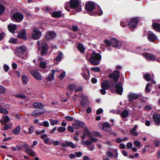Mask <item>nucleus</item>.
<instances>
[{"mask_svg": "<svg viewBox=\"0 0 160 160\" xmlns=\"http://www.w3.org/2000/svg\"><path fill=\"white\" fill-rule=\"evenodd\" d=\"M15 97L16 98H20L21 99H25L26 98V96L23 94H17L15 95Z\"/></svg>", "mask_w": 160, "mask_h": 160, "instance_id": "obj_46", "label": "nucleus"}, {"mask_svg": "<svg viewBox=\"0 0 160 160\" xmlns=\"http://www.w3.org/2000/svg\"><path fill=\"white\" fill-rule=\"evenodd\" d=\"M5 10V8L4 6L0 3V16L3 13Z\"/></svg>", "mask_w": 160, "mask_h": 160, "instance_id": "obj_41", "label": "nucleus"}, {"mask_svg": "<svg viewBox=\"0 0 160 160\" xmlns=\"http://www.w3.org/2000/svg\"><path fill=\"white\" fill-rule=\"evenodd\" d=\"M152 27L156 31L160 32V24L158 23H153Z\"/></svg>", "mask_w": 160, "mask_h": 160, "instance_id": "obj_24", "label": "nucleus"}, {"mask_svg": "<svg viewBox=\"0 0 160 160\" xmlns=\"http://www.w3.org/2000/svg\"><path fill=\"white\" fill-rule=\"evenodd\" d=\"M115 83L114 87L116 92L117 94L120 95H122L123 92V88L121 82H118V83Z\"/></svg>", "mask_w": 160, "mask_h": 160, "instance_id": "obj_10", "label": "nucleus"}, {"mask_svg": "<svg viewBox=\"0 0 160 160\" xmlns=\"http://www.w3.org/2000/svg\"><path fill=\"white\" fill-rule=\"evenodd\" d=\"M67 5H69V8L73 9H75V11L79 12L81 11V7H78L79 2L78 0H70L69 2H67Z\"/></svg>", "mask_w": 160, "mask_h": 160, "instance_id": "obj_3", "label": "nucleus"}, {"mask_svg": "<svg viewBox=\"0 0 160 160\" xmlns=\"http://www.w3.org/2000/svg\"><path fill=\"white\" fill-rule=\"evenodd\" d=\"M6 91L5 88L1 85H0V93L2 94L4 93Z\"/></svg>", "mask_w": 160, "mask_h": 160, "instance_id": "obj_49", "label": "nucleus"}, {"mask_svg": "<svg viewBox=\"0 0 160 160\" xmlns=\"http://www.w3.org/2000/svg\"><path fill=\"white\" fill-rule=\"evenodd\" d=\"M21 129V126L19 125L15 129L12 130V132L14 134L17 135L19 133Z\"/></svg>", "mask_w": 160, "mask_h": 160, "instance_id": "obj_29", "label": "nucleus"}, {"mask_svg": "<svg viewBox=\"0 0 160 160\" xmlns=\"http://www.w3.org/2000/svg\"><path fill=\"white\" fill-rule=\"evenodd\" d=\"M147 38L149 41L152 42L156 41L158 39L157 36L152 32L148 33Z\"/></svg>", "mask_w": 160, "mask_h": 160, "instance_id": "obj_11", "label": "nucleus"}, {"mask_svg": "<svg viewBox=\"0 0 160 160\" xmlns=\"http://www.w3.org/2000/svg\"><path fill=\"white\" fill-rule=\"evenodd\" d=\"M3 125H4V127L3 128V129L4 130H7L8 129H10L12 128V123H9L8 124H3Z\"/></svg>", "mask_w": 160, "mask_h": 160, "instance_id": "obj_35", "label": "nucleus"}, {"mask_svg": "<svg viewBox=\"0 0 160 160\" xmlns=\"http://www.w3.org/2000/svg\"><path fill=\"white\" fill-rule=\"evenodd\" d=\"M76 88V86L74 84H70L68 86V89L70 92L74 91Z\"/></svg>", "mask_w": 160, "mask_h": 160, "instance_id": "obj_30", "label": "nucleus"}, {"mask_svg": "<svg viewBox=\"0 0 160 160\" xmlns=\"http://www.w3.org/2000/svg\"><path fill=\"white\" fill-rule=\"evenodd\" d=\"M65 72H63L60 75L59 77V79L61 80L62 79L65 77Z\"/></svg>", "mask_w": 160, "mask_h": 160, "instance_id": "obj_53", "label": "nucleus"}, {"mask_svg": "<svg viewBox=\"0 0 160 160\" xmlns=\"http://www.w3.org/2000/svg\"><path fill=\"white\" fill-rule=\"evenodd\" d=\"M92 136L94 137H98L99 138L101 137L102 135L100 133L96 131H94L92 133Z\"/></svg>", "mask_w": 160, "mask_h": 160, "instance_id": "obj_42", "label": "nucleus"}, {"mask_svg": "<svg viewBox=\"0 0 160 160\" xmlns=\"http://www.w3.org/2000/svg\"><path fill=\"white\" fill-rule=\"evenodd\" d=\"M102 129L107 132H109L111 130L110 124L108 122H104L102 126Z\"/></svg>", "mask_w": 160, "mask_h": 160, "instance_id": "obj_14", "label": "nucleus"}, {"mask_svg": "<svg viewBox=\"0 0 160 160\" xmlns=\"http://www.w3.org/2000/svg\"><path fill=\"white\" fill-rule=\"evenodd\" d=\"M91 70L95 72H99L100 70V68L99 67L91 68Z\"/></svg>", "mask_w": 160, "mask_h": 160, "instance_id": "obj_50", "label": "nucleus"}, {"mask_svg": "<svg viewBox=\"0 0 160 160\" xmlns=\"http://www.w3.org/2000/svg\"><path fill=\"white\" fill-rule=\"evenodd\" d=\"M57 129V127H55L50 131L49 133L50 134H53L55 133Z\"/></svg>", "mask_w": 160, "mask_h": 160, "instance_id": "obj_64", "label": "nucleus"}, {"mask_svg": "<svg viewBox=\"0 0 160 160\" xmlns=\"http://www.w3.org/2000/svg\"><path fill=\"white\" fill-rule=\"evenodd\" d=\"M44 112H38V110L34 111L31 113V116L36 117L40 116L44 113Z\"/></svg>", "mask_w": 160, "mask_h": 160, "instance_id": "obj_25", "label": "nucleus"}, {"mask_svg": "<svg viewBox=\"0 0 160 160\" xmlns=\"http://www.w3.org/2000/svg\"><path fill=\"white\" fill-rule=\"evenodd\" d=\"M51 16L52 17L56 18L61 17L62 15L61 11L53 12L51 14Z\"/></svg>", "mask_w": 160, "mask_h": 160, "instance_id": "obj_20", "label": "nucleus"}, {"mask_svg": "<svg viewBox=\"0 0 160 160\" xmlns=\"http://www.w3.org/2000/svg\"><path fill=\"white\" fill-rule=\"evenodd\" d=\"M9 42L10 43L15 44L17 42V39L14 38H11Z\"/></svg>", "mask_w": 160, "mask_h": 160, "instance_id": "obj_48", "label": "nucleus"}, {"mask_svg": "<svg viewBox=\"0 0 160 160\" xmlns=\"http://www.w3.org/2000/svg\"><path fill=\"white\" fill-rule=\"evenodd\" d=\"M101 58L102 56L99 53L93 51L90 58L89 61L92 65H98L100 63Z\"/></svg>", "mask_w": 160, "mask_h": 160, "instance_id": "obj_1", "label": "nucleus"}, {"mask_svg": "<svg viewBox=\"0 0 160 160\" xmlns=\"http://www.w3.org/2000/svg\"><path fill=\"white\" fill-rule=\"evenodd\" d=\"M139 21L138 18L136 17L131 19L129 21L128 24L129 25L131 28L133 29L136 27Z\"/></svg>", "mask_w": 160, "mask_h": 160, "instance_id": "obj_8", "label": "nucleus"}, {"mask_svg": "<svg viewBox=\"0 0 160 160\" xmlns=\"http://www.w3.org/2000/svg\"><path fill=\"white\" fill-rule=\"evenodd\" d=\"M63 57V54L61 52H59L57 56L56 57L55 60L57 61H60Z\"/></svg>", "mask_w": 160, "mask_h": 160, "instance_id": "obj_33", "label": "nucleus"}, {"mask_svg": "<svg viewBox=\"0 0 160 160\" xmlns=\"http://www.w3.org/2000/svg\"><path fill=\"white\" fill-rule=\"evenodd\" d=\"M2 118H3V120H2V121L5 122H8L10 120L9 117L8 115H3L2 116Z\"/></svg>", "mask_w": 160, "mask_h": 160, "instance_id": "obj_39", "label": "nucleus"}, {"mask_svg": "<svg viewBox=\"0 0 160 160\" xmlns=\"http://www.w3.org/2000/svg\"><path fill=\"white\" fill-rule=\"evenodd\" d=\"M103 112V109L102 108H99L96 111V113L97 115H98L102 113Z\"/></svg>", "mask_w": 160, "mask_h": 160, "instance_id": "obj_57", "label": "nucleus"}, {"mask_svg": "<svg viewBox=\"0 0 160 160\" xmlns=\"http://www.w3.org/2000/svg\"><path fill=\"white\" fill-rule=\"evenodd\" d=\"M51 125L53 126L55 125H57L58 122V120H54L53 119H50L49 120Z\"/></svg>", "mask_w": 160, "mask_h": 160, "instance_id": "obj_38", "label": "nucleus"}, {"mask_svg": "<svg viewBox=\"0 0 160 160\" xmlns=\"http://www.w3.org/2000/svg\"><path fill=\"white\" fill-rule=\"evenodd\" d=\"M33 106L36 108H41L43 107V105L42 103L39 102H35L33 103Z\"/></svg>", "mask_w": 160, "mask_h": 160, "instance_id": "obj_31", "label": "nucleus"}, {"mask_svg": "<svg viewBox=\"0 0 160 160\" xmlns=\"http://www.w3.org/2000/svg\"><path fill=\"white\" fill-rule=\"evenodd\" d=\"M66 130V128L64 127H59L58 128V132H62L65 131Z\"/></svg>", "mask_w": 160, "mask_h": 160, "instance_id": "obj_47", "label": "nucleus"}, {"mask_svg": "<svg viewBox=\"0 0 160 160\" xmlns=\"http://www.w3.org/2000/svg\"><path fill=\"white\" fill-rule=\"evenodd\" d=\"M11 18V19L13 21L19 22L22 20L24 18V16L21 13L16 12L12 15Z\"/></svg>", "mask_w": 160, "mask_h": 160, "instance_id": "obj_4", "label": "nucleus"}, {"mask_svg": "<svg viewBox=\"0 0 160 160\" xmlns=\"http://www.w3.org/2000/svg\"><path fill=\"white\" fill-rule=\"evenodd\" d=\"M39 67L42 68H46V62H41L39 65Z\"/></svg>", "mask_w": 160, "mask_h": 160, "instance_id": "obj_43", "label": "nucleus"}, {"mask_svg": "<svg viewBox=\"0 0 160 160\" xmlns=\"http://www.w3.org/2000/svg\"><path fill=\"white\" fill-rule=\"evenodd\" d=\"M86 135L88 136H92V133L89 132L88 130L86 128L85 131V133Z\"/></svg>", "mask_w": 160, "mask_h": 160, "instance_id": "obj_55", "label": "nucleus"}, {"mask_svg": "<svg viewBox=\"0 0 160 160\" xmlns=\"http://www.w3.org/2000/svg\"><path fill=\"white\" fill-rule=\"evenodd\" d=\"M26 33L24 29H22L20 32V33L17 36V37L19 38L26 40L27 38L26 37Z\"/></svg>", "mask_w": 160, "mask_h": 160, "instance_id": "obj_16", "label": "nucleus"}, {"mask_svg": "<svg viewBox=\"0 0 160 160\" xmlns=\"http://www.w3.org/2000/svg\"><path fill=\"white\" fill-rule=\"evenodd\" d=\"M34 130V127L33 126H31L28 128V132L30 134L32 133Z\"/></svg>", "mask_w": 160, "mask_h": 160, "instance_id": "obj_51", "label": "nucleus"}, {"mask_svg": "<svg viewBox=\"0 0 160 160\" xmlns=\"http://www.w3.org/2000/svg\"><path fill=\"white\" fill-rule=\"evenodd\" d=\"M43 126L46 127H48L49 126V123L48 122L44 121L43 122Z\"/></svg>", "mask_w": 160, "mask_h": 160, "instance_id": "obj_62", "label": "nucleus"}, {"mask_svg": "<svg viewBox=\"0 0 160 160\" xmlns=\"http://www.w3.org/2000/svg\"><path fill=\"white\" fill-rule=\"evenodd\" d=\"M31 73L37 80H41L42 79L41 74L38 70H34L32 71L31 72Z\"/></svg>", "mask_w": 160, "mask_h": 160, "instance_id": "obj_13", "label": "nucleus"}, {"mask_svg": "<svg viewBox=\"0 0 160 160\" xmlns=\"http://www.w3.org/2000/svg\"><path fill=\"white\" fill-rule=\"evenodd\" d=\"M0 112L4 114H7L8 113V111L6 108H0Z\"/></svg>", "mask_w": 160, "mask_h": 160, "instance_id": "obj_44", "label": "nucleus"}, {"mask_svg": "<svg viewBox=\"0 0 160 160\" xmlns=\"http://www.w3.org/2000/svg\"><path fill=\"white\" fill-rule=\"evenodd\" d=\"M153 119L158 125L160 124V114H154L153 115Z\"/></svg>", "mask_w": 160, "mask_h": 160, "instance_id": "obj_18", "label": "nucleus"}, {"mask_svg": "<svg viewBox=\"0 0 160 160\" xmlns=\"http://www.w3.org/2000/svg\"><path fill=\"white\" fill-rule=\"evenodd\" d=\"M88 102L86 100L82 99L80 101V104L82 106L85 107L86 106V103Z\"/></svg>", "mask_w": 160, "mask_h": 160, "instance_id": "obj_45", "label": "nucleus"}, {"mask_svg": "<svg viewBox=\"0 0 160 160\" xmlns=\"http://www.w3.org/2000/svg\"><path fill=\"white\" fill-rule=\"evenodd\" d=\"M49 48L45 42H42L41 44V46L38 48V52H40V55L43 57L47 55L48 53V50Z\"/></svg>", "mask_w": 160, "mask_h": 160, "instance_id": "obj_2", "label": "nucleus"}, {"mask_svg": "<svg viewBox=\"0 0 160 160\" xmlns=\"http://www.w3.org/2000/svg\"><path fill=\"white\" fill-rule=\"evenodd\" d=\"M119 77L120 72L117 70H114L112 73H110L108 75L109 78L113 79L115 83L117 82Z\"/></svg>", "mask_w": 160, "mask_h": 160, "instance_id": "obj_6", "label": "nucleus"}, {"mask_svg": "<svg viewBox=\"0 0 160 160\" xmlns=\"http://www.w3.org/2000/svg\"><path fill=\"white\" fill-rule=\"evenodd\" d=\"M102 14L103 12L101 9L98 11L89 13V14L91 16H95L97 15L98 16H101L102 15Z\"/></svg>", "mask_w": 160, "mask_h": 160, "instance_id": "obj_26", "label": "nucleus"}, {"mask_svg": "<svg viewBox=\"0 0 160 160\" xmlns=\"http://www.w3.org/2000/svg\"><path fill=\"white\" fill-rule=\"evenodd\" d=\"M41 35V32L37 28H36L33 30L32 38L35 39H39Z\"/></svg>", "mask_w": 160, "mask_h": 160, "instance_id": "obj_9", "label": "nucleus"}, {"mask_svg": "<svg viewBox=\"0 0 160 160\" xmlns=\"http://www.w3.org/2000/svg\"><path fill=\"white\" fill-rule=\"evenodd\" d=\"M101 87L103 89L107 90L110 87V85L109 84V82L108 80H106L102 84Z\"/></svg>", "mask_w": 160, "mask_h": 160, "instance_id": "obj_23", "label": "nucleus"}, {"mask_svg": "<svg viewBox=\"0 0 160 160\" xmlns=\"http://www.w3.org/2000/svg\"><path fill=\"white\" fill-rule=\"evenodd\" d=\"M22 80L23 85L27 84L28 82L27 77L25 75H23L22 77Z\"/></svg>", "mask_w": 160, "mask_h": 160, "instance_id": "obj_32", "label": "nucleus"}, {"mask_svg": "<svg viewBox=\"0 0 160 160\" xmlns=\"http://www.w3.org/2000/svg\"><path fill=\"white\" fill-rule=\"evenodd\" d=\"M23 146L25 148V151L27 153L29 152V151L31 150L30 148V146L27 143L23 145Z\"/></svg>", "mask_w": 160, "mask_h": 160, "instance_id": "obj_37", "label": "nucleus"}, {"mask_svg": "<svg viewBox=\"0 0 160 160\" xmlns=\"http://www.w3.org/2000/svg\"><path fill=\"white\" fill-rule=\"evenodd\" d=\"M107 154L108 156L110 158L114 157L113 153L110 151H108L107 152Z\"/></svg>", "mask_w": 160, "mask_h": 160, "instance_id": "obj_59", "label": "nucleus"}, {"mask_svg": "<svg viewBox=\"0 0 160 160\" xmlns=\"http://www.w3.org/2000/svg\"><path fill=\"white\" fill-rule=\"evenodd\" d=\"M27 49V48L24 45L17 47L16 49L15 53L18 57H22L26 53Z\"/></svg>", "mask_w": 160, "mask_h": 160, "instance_id": "obj_5", "label": "nucleus"}, {"mask_svg": "<svg viewBox=\"0 0 160 160\" xmlns=\"http://www.w3.org/2000/svg\"><path fill=\"white\" fill-rule=\"evenodd\" d=\"M56 35V33L54 31H50L46 34L45 37L46 39H52Z\"/></svg>", "mask_w": 160, "mask_h": 160, "instance_id": "obj_15", "label": "nucleus"}, {"mask_svg": "<svg viewBox=\"0 0 160 160\" xmlns=\"http://www.w3.org/2000/svg\"><path fill=\"white\" fill-rule=\"evenodd\" d=\"M111 46L113 47H117L119 46V42L118 40L115 38H113L110 39Z\"/></svg>", "mask_w": 160, "mask_h": 160, "instance_id": "obj_19", "label": "nucleus"}, {"mask_svg": "<svg viewBox=\"0 0 160 160\" xmlns=\"http://www.w3.org/2000/svg\"><path fill=\"white\" fill-rule=\"evenodd\" d=\"M4 70L6 72H7L9 70V67L6 64H4L3 66Z\"/></svg>", "mask_w": 160, "mask_h": 160, "instance_id": "obj_60", "label": "nucleus"}, {"mask_svg": "<svg viewBox=\"0 0 160 160\" xmlns=\"http://www.w3.org/2000/svg\"><path fill=\"white\" fill-rule=\"evenodd\" d=\"M139 97V95L137 94H131L128 95V101L131 103L132 102L133 100L137 99Z\"/></svg>", "mask_w": 160, "mask_h": 160, "instance_id": "obj_17", "label": "nucleus"}, {"mask_svg": "<svg viewBox=\"0 0 160 160\" xmlns=\"http://www.w3.org/2000/svg\"><path fill=\"white\" fill-rule=\"evenodd\" d=\"M126 146L128 149H130L132 147V143L130 142H128L126 144Z\"/></svg>", "mask_w": 160, "mask_h": 160, "instance_id": "obj_61", "label": "nucleus"}, {"mask_svg": "<svg viewBox=\"0 0 160 160\" xmlns=\"http://www.w3.org/2000/svg\"><path fill=\"white\" fill-rule=\"evenodd\" d=\"M153 143L155 147H158L160 144V141L158 140H156Z\"/></svg>", "mask_w": 160, "mask_h": 160, "instance_id": "obj_52", "label": "nucleus"}, {"mask_svg": "<svg viewBox=\"0 0 160 160\" xmlns=\"http://www.w3.org/2000/svg\"><path fill=\"white\" fill-rule=\"evenodd\" d=\"M81 74L84 79L86 81H88L90 79V72L88 68H87L86 69L83 70L81 73Z\"/></svg>", "mask_w": 160, "mask_h": 160, "instance_id": "obj_12", "label": "nucleus"}, {"mask_svg": "<svg viewBox=\"0 0 160 160\" xmlns=\"http://www.w3.org/2000/svg\"><path fill=\"white\" fill-rule=\"evenodd\" d=\"M74 122L76 123L79 128L84 127V126L85 125L84 123L77 120H75L74 121Z\"/></svg>", "mask_w": 160, "mask_h": 160, "instance_id": "obj_34", "label": "nucleus"}, {"mask_svg": "<svg viewBox=\"0 0 160 160\" xmlns=\"http://www.w3.org/2000/svg\"><path fill=\"white\" fill-rule=\"evenodd\" d=\"M134 146H137L138 147H140L141 146V143L138 140H136L134 141Z\"/></svg>", "mask_w": 160, "mask_h": 160, "instance_id": "obj_54", "label": "nucleus"}, {"mask_svg": "<svg viewBox=\"0 0 160 160\" xmlns=\"http://www.w3.org/2000/svg\"><path fill=\"white\" fill-rule=\"evenodd\" d=\"M104 41L107 45L109 47L111 46V42L110 41H109V40L108 39H105Z\"/></svg>", "mask_w": 160, "mask_h": 160, "instance_id": "obj_63", "label": "nucleus"}, {"mask_svg": "<svg viewBox=\"0 0 160 160\" xmlns=\"http://www.w3.org/2000/svg\"><path fill=\"white\" fill-rule=\"evenodd\" d=\"M144 78L147 82H149L151 80V78L150 77V74L149 73L145 74L143 76Z\"/></svg>", "mask_w": 160, "mask_h": 160, "instance_id": "obj_40", "label": "nucleus"}, {"mask_svg": "<svg viewBox=\"0 0 160 160\" xmlns=\"http://www.w3.org/2000/svg\"><path fill=\"white\" fill-rule=\"evenodd\" d=\"M128 112L127 110H124L121 114V116L123 118H126L128 115Z\"/></svg>", "mask_w": 160, "mask_h": 160, "instance_id": "obj_36", "label": "nucleus"}, {"mask_svg": "<svg viewBox=\"0 0 160 160\" xmlns=\"http://www.w3.org/2000/svg\"><path fill=\"white\" fill-rule=\"evenodd\" d=\"M95 8V5L93 2L92 1H89L86 3L85 8L86 10L89 12H92L94 9Z\"/></svg>", "mask_w": 160, "mask_h": 160, "instance_id": "obj_7", "label": "nucleus"}, {"mask_svg": "<svg viewBox=\"0 0 160 160\" xmlns=\"http://www.w3.org/2000/svg\"><path fill=\"white\" fill-rule=\"evenodd\" d=\"M78 48L81 53L83 54L84 53L85 51V48L82 44L80 42L78 43Z\"/></svg>", "mask_w": 160, "mask_h": 160, "instance_id": "obj_27", "label": "nucleus"}, {"mask_svg": "<svg viewBox=\"0 0 160 160\" xmlns=\"http://www.w3.org/2000/svg\"><path fill=\"white\" fill-rule=\"evenodd\" d=\"M145 57L147 59L149 60L154 61L155 59L154 55L152 54L147 53L145 55Z\"/></svg>", "mask_w": 160, "mask_h": 160, "instance_id": "obj_28", "label": "nucleus"}, {"mask_svg": "<svg viewBox=\"0 0 160 160\" xmlns=\"http://www.w3.org/2000/svg\"><path fill=\"white\" fill-rule=\"evenodd\" d=\"M54 77H53L51 74H49L46 79L47 80V81L49 82L52 81V79Z\"/></svg>", "mask_w": 160, "mask_h": 160, "instance_id": "obj_58", "label": "nucleus"}, {"mask_svg": "<svg viewBox=\"0 0 160 160\" xmlns=\"http://www.w3.org/2000/svg\"><path fill=\"white\" fill-rule=\"evenodd\" d=\"M27 153L32 157H34L35 156V152L32 149L29 151V152Z\"/></svg>", "mask_w": 160, "mask_h": 160, "instance_id": "obj_56", "label": "nucleus"}, {"mask_svg": "<svg viewBox=\"0 0 160 160\" xmlns=\"http://www.w3.org/2000/svg\"><path fill=\"white\" fill-rule=\"evenodd\" d=\"M8 28L10 32L13 33L16 29L17 26L16 25L10 24L8 25Z\"/></svg>", "mask_w": 160, "mask_h": 160, "instance_id": "obj_22", "label": "nucleus"}, {"mask_svg": "<svg viewBox=\"0 0 160 160\" xmlns=\"http://www.w3.org/2000/svg\"><path fill=\"white\" fill-rule=\"evenodd\" d=\"M61 146L62 147H66L70 146L72 148H75V146L74 144L71 142H67L66 143H63L61 144Z\"/></svg>", "mask_w": 160, "mask_h": 160, "instance_id": "obj_21", "label": "nucleus"}]
</instances>
